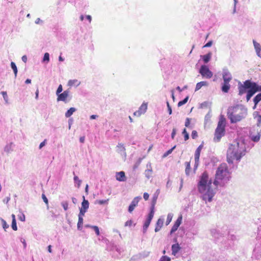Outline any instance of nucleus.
<instances>
[{"instance_id": "f257e3e1", "label": "nucleus", "mask_w": 261, "mask_h": 261, "mask_svg": "<svg viewBox=\"0 0 261 261\" xmlns=\"http://www.w3.org/2000/svg\"><path fill=\"white\" fill-rule=\"evenodd\" d=\"M211 184L212 181L209 179L207 173L203 172L198 183V188L199 192L203 194V199L209 202L212 201L215 194L213 190L211 188Z\"/></svg>"}, {"instance_id": "f03ea898", "label": "nucleus", "mask_w": 261, "mask_h": 261, "mask_svg": "<svg viewBox=\"0 0 261 261\" xmlns=\"http://www.w3.org/2000/svg\"><path fill=\"white\" fill-rule=\"evenodd\" d=\"M246 150L238 142L229 145L227 151V162L232 164L234 160L239 161L245 154Z\"/></svg>"}, {"instance_id": "7ed1b4c3", "label": "nucleus", "mask_w": 261, "mask_h": 261, "mask_svg": "<svg viewBox=\"0 0 261 261\" xmlns=\"http://www.w3.org/2000/svg\"><path fill=\"white\" fill-rule=\"evenodd\" d=\"M230 173L226 163L220 164L217 168L214 184L216 186H223L230 179Z\"/></svg>"}, {"instance_id": "20e7f679", "label": "nucleus", "mask_w": 261, "mask_h": 261, "mask_svg": "<svg viewBox=\"0 0 261 261\" xmlns=\"http://www.w3.org/2000/svg\"><path fill=\"white\" fill-rule=\"evenodd\" d=\"M247 114V110L238 105L229 107L227 112V117L232 123L241 121Z\"/></svg>"}, {"instance_id": "39448f33", "label": "nucleus", "mask_w": 261, "mask_h": 261, "mask_svg": "<svg viewBox=\"0 0 261 261\" xmlns=\"http://www.w3.org/2000/svg\"><path fill=\"white\" fill-rule=\"evenodd\" d=\"M239 94L242 95L247 92L246 100L248 101L251 97L257 92V85L250 80H246L243 84L239 86Z\"/></svg>"}, {"instance_id": "423d86ee", "label": "nucleus", "mask_w": 261, "mask_h": 261, "mask_svg": "<svg viewBox=\"0 0 261 261\" xmlns=\"http://www.w3.org/2000/svg\"><path fill=\"white\" fill-rule=\"evenodd\" d=\"M226 119L224 115H221L216 129H215L214 141L219 142L225 133Z\"/></svg>"}, {"instance_id": "0eeeda50", "label": "nucleus", "mask_w": 261, "mask_h": 261, "mask_svg": "<svg viewBox=\"0 0 261 261\" xmlns=\"http://www.w3.org/2000/svg\"><path fill=\"white\" fill-rule=\"evenodd\" d=\"M199 72L203 77L207 79H210L213 76V73L205 65L201 66Z\"/></svg>"}, {"instance_id": "6e6552de", "label": "nucleus", "mask_w": 261, "mask_h": 261, "mask_svg": "<svg viewBox=\"0 0 261 261\" xmlns=\"http://www.w3.org/2000/svg\"><path fill=\"white\" fill-rule=\"evenodd\" d=\"M203 145H199L197 148L196 149L195 154H194V160H195V164H194V170H196L198 165H199V158L200 153L201 151V150L202 149Z\"/></svg>"}, {"instance_id": "1a4fd4ad", "label": "nucleus", "mask_w": 261, "mask_h": 261, "mask_svg": "<svg viewBox=\"0 0 261 261\" xmlns=\"http://www.w3.org/2000/svg\"><path fill=\"white\" fill-rule=\"evenodd\" d=\"M147 109V103L143 102L140 107L139 110L134 113L135 116L139 117L144 114Z\"/></svg>"}, {"instance_id": "9d476101", "label": "nucleus", "mask_w": 261, "mask_h": 261, "mask_svg": "<svg viewBox=\"0 0 261 261\" xmlns=\"http://www.w3.org/2000/svg\"><path fill=\"white\" fill-rule=\"evenodd\" d=\"M141 199V197L140 196L136 197L133 199L128 207V211L130 213H131L134 210L135 208L138 205V203Z\"/></svg>"}, {"instance_id": "9b49d317", "label": "nucleus", "mask_w": 261, "mask_h": 261, "mask_svg": "<svg viewBox=\"0 0 261 261\" xmlns=\"http://www.w3.org/2000/svg\"><path fill=\"white\" fill-rule=\"evenodd\" d=\"M70 94V91L68 90L64 91L62 93L58 95L57 101H62L65 102L67 101V99Z\"/></svg>"}, {"instance_id": "f8f14e48", "label": "nucleus", "mask_w": 261, "mask_h": 261, "mask_svg": "<svg viewBox=\"0 0 261 261\" xmlns=\"http://www.w3.org/2000/svg\"><path fill=\"white\" fill-rule=\"evenodd\" d=\"M182 219V217L181 215H180V216L178 217V218L175 222L173 226H172V227L171 229L170 233H172L177 230L178 227L180 226V225L181 223Z\"/></svg>"}, {"instance_id": "ddd939ff", "label": "nucleus", "mask_w": 261, "mask_h": 261, "mask_svg": "<svg viewBox=\"0 0 261 261\" xmlns=\"http://www.w3.org/2000/svg\"><path fill=\"white\" fill-rule=\"evenodd\" d=\"M154 214V213H153L152 211L150 212V213H149L147 218L146 220L145 221V222L144 224V225H143V229L144 230H146L148 228V227H149V226L150 224V222L153 217Z\"/></svg>"}, {"instance_id": "4468645a", "label": "nucleus", "mask_w": 261, "mask_h": 261, "mask_svg": "<svg viewBox=\"0 0 261 261\" xmlns=\"http://www.w3.org/2000/svg\"><path fill=\"white\" fill-rule=\"evenodd\" d=\"M116 179L119 181H124L126 180L125 173L123 171H120L116 173Z\"/></svg>"}, {"instance_id": "2eb2a0df", "label": "nucleus", "mask_w": 261, "mask_h": 261, "mask_svg": "<svg viewBox=\"0 0 261 261\" xmlns=\"http://www.w3.org/2000/svg\"><path fill=\"white\" fill-rule=\"evenodd\" d=\"M163 223H164V219H163L159 218L158 220V221H157V222L156 223L155 227V229H154L155 232H158L159 230H160V229H161V228L162 227V226L163 225Z\"/></svg>"}, {"instance_id": "dca6fc26", "label": "nucleus", "mask_w": 261, "mask_h": 261, "mask_svg": "<svg viewBox=\"0 0 261 261\" xmlns=\"http://www.w3.org/2000/svg\"><path fill=\"white\" fill-rule=\"evenodd\" d=\"M181 248L178 243L172 245V254L175 255L180 250Z\"/></svg>"}, {"instance_id": "f3484780", "label": "nucleus", "mask_w": 261, "mask_h": 261, "mask_svg": "<svg viewBox=\"0 0 261 261\" xmlns=\"http://www.w3.org/2000/svg\"><path fill=\"white\" fill-rule=\"evenodd\" d=\"M89 203L87 200H86L85 196H83V201L82 203V206L80 209L87 211L89 208Z\"/></svg>"}, {"instance_id": "a211bd4d", "label": "nucleus", "mask_w": 261, "mask_h": 261, "mask_svg": "<svg viewBox=\"0 0 261 261\" xmlns=\"http://www.w3.org/2000/svg\"><path fill=\"white\" fill-rule=\"evenodd\" d=\"M230 85L229 82H223L222 86V91L224 93H227L230 89Z\"/></svg>"}, {"instance_id": "6ab92c4d", "label": "nucleus", "mask_w": 261, "mask_h": 261, "mask_svg": "<svg viewBox=\"0 0 261 261\" xmlns=\"http://www.w3.org/2000/svg\"><path fill=\"white\" fill-rule=\"evenodd\" d=\"M208 85V83L205 81H202L197 83L195 87V91H198L201 88L202 86H207Z\"/></svg>"}, {"instance_id": "aec40b11", "label": "nucleus", "mask_w": 261, "mask_h": 261, "mask_svg": "<svg viewBox=\"0 0 261 261\" xmlns=\"http://www.w3.org/2000/svg\"><path fill=\"white\" fill-rule=\"evenodd\" d=\"M223 79L224 82H230L232 79L231 74L228 72H225L223 74Z\"/></svg>"}, {"instance_id": "412c9836", "label": "nucleus", "mask_w": 261, "mask_h": 261, "mask_svg": "<svg viewBox=\"0 0 261 261\" xmlns=\"http://www.w3.org/2000/svg\"><path fill=\"white\" fill-rule=\"evenodd\" d=\"M254 118L257 121V125L259 126L261 123V115L258 112H255L253 114Z\"/></svg>"}, {"instance_id": "4be33fe9", "label": "nucleus", "mask_w": 261, "mask_h": 261, "mask_svg": "<svg viewBox=\"0 0 261 261\" xmlns=\"http://www.w3.org/2000/svg\"><path fill=\"white\" fill-rule=\"evenodd\" d=\"M157 198H158V195L153 196V197L152 199V203H151V206L150 207V212H152H152L154 213V207H155V205L156 202Z\"/></svg>"}, {"instance_id": "5701e85b", "label": "nucleus", "mask_w": 261, "mask_h": 261, "mask_svg": "<svg viewBox=\"0 0 261 261\" xmlns=\"http://www.w3.org/2000/svg\"><path fill=\"white\" fill-rule=\"evenodd\" d=\"M261 100V93H259L257 95H256L254 99H253V102L254 103V106L253 107V109H255L256 105L257 103Z\"/></svg>"}, {"instance_id": "b1692460", "label": "nucleus", "mask_w": 261, "mask_h": 261, "mask_svg": "<svg viewBox=\"0 0 261 261\" xmlns=\"http://www.w3.org/2000/svg\"><path fill=\"white\" fill-rule=\"evenodd\" d=\"M185 172L186 175H189L191 171V165H190V162H186L185 163Z\"/></svg>"}, {"instance_id": "393cba45", "label": "nucleus", "mask_w": 261, "mask_h": 261, "mask_svg": "<svg viewBox=\"0 0 261 261\" xmlns=\"http://www.w3.org/2000/svg\"><path fill=\"white\" fill-rule=\"evenodd\" d=\"M253 43L256 53L257 54L259 53L261 51V46L260 44L256 42L255 40L253 41Z\"/></svg>"}, {"instance_id": "a878e982", "label": "nucleus", "mask_w": 261, "mask_h": 261, "mask_svg": "<svg viewBox=\"0 0 261 261\" xmlns=\"http://www.w3.org/2000/svg\"><path fill=\"white\" fill-rule=\"evenodd\" d=\"M75 109L74 108H70L65 113V116L67 118L70 117L73 113L75 111Z\"/></svg>"}, {"instance_id": "bb28decb", "label": "nucleus", "mask_w": 261, "mask_h": 261, "mask_svg": "<svg viewBox=\"0 0 261 261\" xmlns=\"http://www.w3.org/2000/svg\"><path fill=\"white\" fill-rule=\"evenodd\" d=\"M80 82L77 80H69L68 85L69 86H78Z\"/></svg>"}, {"instance_id": "cd10ccee", "label": "nucleus", "mask_w": 261, "mask_h": 261, "mask_svg": "<svg viewBox=\"0 0 261 261\" xmlns=\"http://www.w3.org/2000/svg\"><path fill=\"white\" fill-rule=\"evenodd\" d=\"M211 57V54L208 53L205 55H204L202 57V59H203V60L204 62V63H206L210 61Z\"/></svg>"}, {"instance_id": "c85d7f7f", "label": "nucleus", "mask_w": 261, "mask_h": 261, "mask_svg": "<svg viewBox=\"0 0 261 261\" xmlns=\"http://www.w3.org/2000/svg\"><path fill=\"white\" fill-rule=\"evenodd\" d=\"M83 224V218H81V217H79L78 222H77V228L81 230L82 228Z\"/></svg>"}, {"instance_id": "c756f323", "label": "nucleus", "mask_w": 261, "mask_h": 261, "mask_svg": "<svg viewBox=\"0 0 261 261\" xmlns=\"http://www.w3.org/2000/svg\"><path fill=\"white\" fill-rule=\"evenodd\" d=\"M11 68H12V69L14 71V73L15 74V76L16 77L17 73V68L16 65H15V63H14L13 62H12L11 63Z\"/></svg>"}, {"instance_id": "7c9ffc66", "label": "nucleus", "mask_w": 261, "mask_h": 261, "mask_svg": "<svg viewBox=\"0 0 261 261\" xmlns=\"http://www.w3.org/2000/svg\"><path fill=\"white\" fill-rule=\"evenodd\" d=\"M182 135L184 136V139L185 141H187L189 138V134L187 132V130L186 128H184L182 132Z\"/></svg>"}, {"instance_id": "2f4dec72", "label": "nucleus", "mask_w": 261, "mask_h": 261, "mask_svg": "<svg viewBox=\"0 0 261 261\" xmlns=\"http://www.w3.org/2000/svg\"><path fill=\"white\" fill-rule=\"evenodd\" d=\"M188 99H189V97L187 96L184 99H183L181 101H179L178 103V106L180 107V106L185 105V103H186L188 100Z\"/></svg>"}, {"instance_id": "473e14b6", "label": "nucleus", "mask_w": 261, "mask_h": 261, "mask_svg": "<svg viewBox=\"0 0 261 261\" xmlns=\"http://www.w3.org/2000/svg\"><path fill=\"white\" fill-rule=\"evenodd\" d=\"M73 179L74 182L77 184V188H79L81 186L82 181L79 179V177L77 176H74Z\"/></svg>"}, {"instance_id": "72a5a7b5", "label": "nucleus", "mask_w": 261, "mask_h": 261, "mask_svg": "<svg viewBox=\"0 0 261 261\" xmlns=\"http://www.w3.org/2000/svg\"><path fill=\"white\" fill-rule=\"evenodd\" d=\"M109 201V199L106 200H98L96 201V203L100 205L107 204Z\"/></svg>"}, {"instance_id": "f704fd0d", "label": "nucleus", "mask_w": 261, "mask_h": 261, "mask_svg": "<svg viewBox=\"0 0 261 261\" xmlns=\"http://www.w3.org/2000/svg\"><path fill=\"white\" fill-rule=\"evenodd\" d=\"M172 219V215L171 214H169L167 216L166 225H168L171 222Z\"/></svg>"}, {"instance_id": "c9c22d12", "label": "nucleus", "mask_w": 261, "mask_h": 261, "mask_svg": "<svg viewBox=\"0 0 261 261\" xmlns=\"http://www.w3.org/2000/svg\"><path fill=\"white\" fill-rule=\"evenodd\" d=\"M12 229L16 231L17 230V225H16V220H12Z\"/></svg>"}, {"instance_id": "e433bc0d", "label": "nucleus", "mask_w": 261, "mask_h": 261, "mask_svg": "<svg viewBox=\"0 0 261 261\" xmlns=\"http://www.w3.org/2000/svg\"><path fill=\"white\" fill-rule=\"evenodd\" d=\"M175 148V146H174V147H173L172 148L170 149L169 150H168L167 152H166L164 155H163V157H166L167 156H168L169 154L171 153V152H172V151L173 150V149Z\"/></svg>"}, {"instance_id": "4c0bfd02", "label": "nucleus", "mask_w": 261, "mask_h": 261, "mask_svg": "<svg viewBox=\"0 0 261 261\" xmlns=\"http://www.w3.org/2000/svg\"><path fill=\"white\" fill-rule=\"evenodd\" d=\"M62 205L65 211H67L68 208V203L67 201H64L62 203Z\"/></svg>"}, {"instance_id": "58836bf2", "label": "nucleus", "mask_w": 261, "mask_h": 261, "mask_svg": "<svg viewBox=\"0 0 261 261\" xmlns=\"http://www.w3.org/2000/svg\"><path fill=\"white\" fill-rule=\"evenodd\" d=\"M42 198L47 206L48 205V201L44 194H42Z\"/></svg>"}, {"instance_id": "ea45409f", "label": "nucleus", "mask_w": 261, "mask_h": 261, "mask_svg": "<svg viewBox=\"0 0 261 261\" xmlns=\"http://www.w3.org/2000/svg\"><path fill=\"white\" fill-rule=\"evenodd\" d=\"M191 137L193 139H195L197 138L198 134L196 130H194L192 132Z\"/></svg>"}, {"instance_id": "a19ab883", "label": "nucleus", "mask_w": 261, "mask_h": 261, "mask_svg": "<svg viewBox=\"0 0 261 261\" xmlns=\"http://www.w3.org/2000/svg\"><path fill=\"white\" fill-rule=\"evenodd\" d=\"M62 90H63L62 86L61 85H60L57 90L56 94L57 95H59L60 94H61L60 93L62 91Z\"/></svg>"}, {"instance_id": "79ce46f5", "label": "nucleus", "mask_w": 261, "mask_h": 261, "mask_svg": "<svg viewBox=\"0 0 261 261\" xmlns=\"http://www.w3.org/2000/svg\"><path fill=\"white\" fill-rule=\"evenodd\" d=\"M1 94L3 95V96L5 99V100L6 101V102H8V96H7V92L6 91H3L1 92Z\"/></svg>"}, {"instance_id": "37998d69", "label": "nucleus", "mask_w": 261, "mask_h": 261, "mask_svg": "<svg viewBox=\"0 0 261 261\" xmlns=\"http://www.w3.org/2000/svg\"><path fill=\"white\" fill-rule=\"evenodd\" d=\"M170 258L167 256H163L161 259H160V261H170Z\"/></svg>"}, {"instance_id": "c03bdc74", "label": "nucleus", "mask_w": 261, "mask_h": 261, "mask_svg": "<svg viewBox=\"0 0 261 261\" xmlns=\"http://www.w3.org/2000/svg\"><path fill=\"white\" fill-rule=\"evenodd\" d=\"M190 123H191V119L189 118H187L186 119V122H185V126L187 127H189Z\"/></svg>"}, {"instance_id": "a18cd8bd", "label": "nucleus", "mask_w": 261, "mask_h": 261, "mask_svg": "<svg viewBox=\"0 0 261 261\" xmlns=\"http://www.w3.org/2000/svg\"><path fill=\"white\" fill-rule=\"evenodd\" d=\"M49 60V54L47 53H46L44 55V57H43V60L44 61H48Z\"/></svg>"}, {"instance_id": "49530a36", "label": "nucleus", "mask_w": 261, "mask_h": 261, "mask_svg": "<svg viewBox=\"0 0 261 261\" xmlns=\"http://www.w3.org/2000/svg\"><path fill=\"white\" fill-rule=\"evenodd\" d=\"M92 228L94 229L96 234L97 236H99L100 233H99V230L98 227L96 226H92Z\"/></svg>"}, {"instance_id": "de8ad7c7", "label": "nucleus", "mask_w": 261, "mask_h": 261, "mask_svg": "<svg viewBox=\"0 0 261 261\" xmlns=\"http://www.w3.org/2000/svg\"><path fill=\"white\" fill-rule=\"evenodd\" d=\"M18 219L21 221H25V215L23 214H21L18 216Z\"/></svg>"}, {"instance_id": "09e8293b", "label": "nucleus", "mask_w": 261, "mask_h": 261, "mask_svg": "<svg viewBox=\"0 0 261 261\" xmlns=\"http://www.w3.org/2000/svg\"><path fill=\"white\" fill-rule=\"evenodd\" d=\"M259 139H260L259 135H256L252 138V140L254 142H257L258 141H259Z\"/></svg>"}, {"instance_id": "8fccbe9b", "label": "nucleus", "mask_w": 261, "mask_h": 261, "mask_svg": "<svg viewBox=\"0 0 261 261\" xmlns=\"http://www.w3.org/2000/svg\"><path fill=\"white\" fill-rule=\"evenodd\" d=\"M86 212V211H84V210L80 209V213H79V217H81V218H83V216H84L85 213Z\"/></svg>"}, {"instance_id": "3c124183", "label": "nucleus", "mask_w": 261, "mask_h": 261, "mask_svg": "<svg viewBox=\"0 0 261 261\" xmlns=\"http://www.w3.org/2000/svg\"><path fill=\"white\" fill-rule=\"evenodd\" d=\"M133 224V221L132 220H128L125 223V224H124V226H131Z\"/></svg>"}, {"instance_id": "603ef678", "label": "nucleus", "mask_w": 261, "mask_h": 261, "mask_svg": "<svg viewBox=\"0 0 261 261\" xmlns=\"http://www.w3.org/2000/svg\"><path fill=\"white\" fill-rule=\"evenodd\" d=\"M176 130L175 128H173L172 129V134H171V138L172 139H174L175 136L176 135Z\"/></svg>"}, {"instance_id": "864d4df0", "label": "nucleus", "mask_w": 261, "mask_h": 261, "mask_svg": "<svg viewBox=\"0 0 261 261\" xmlns=\"http://www.w3.org/2000/svg\"><path fill=\"white\" fill-rule=\"evenodd\" d=\"M212 43H213L212 41H210L208 42H207L206 44H205L203 46V47H210V46H212Z\"/></svg>"}, {"instance_id": "5fc2aeb1", "label": "nucleus", "mask_w": 261, "mask_h": 261, "mask_svg": "<svg viewBox=\"0 0 261 261\" xmlns=\"http://www.w3.org/2000/svg\"><path fill=\"white\" fill-rule=\"evenodd\" d=\"M149 195L147 193H144L143 194V198L145 200H147L149 198Z\"/></svg>"}, {"instance_id": "6e6d98bb", "label": "nucleus", "mask_w": 261, "mask_h": 261, "mask_svg": "<svg viewBox=\"0 0 261 261\" xmlns=\"http://www.w3.org/2000/svg\"><path fill=\"white\" fill-rule=\"evenodd\" d=\"M3 228L6 230V228H8L9 227V225H8L7 224L6 221H4L3 224Z\"/></svg>"}, {"instance_id": "4d7b16f0", "label": "nucleus", "mask_w": 261, "mask_h": 261, "mask_svg": "<svg viewBox=\"0 0 261 261\" xmlns=\"http://www.w3.org/2000/svg\"><path fill=\"white\" fill-rule=\"evenodd\" d=\"M46 140H44L40 144L39 148L41 149L42 147H43L45 145Z\"/></svg>"}, {"instance_id": "13d9d810", "label": "nucleus", "mask_w": 261, "mask_h": 261, "mask_svg": "<svg viewBox=\"0 0 261 261\" xmlns=\"http://www.w3.org/2000/svg\"><path fill=\"white\" fill-rule=\"evenodd\" d=\"M22 60L25 63L27 61V57L25 55H24L22 57Z\"/></svg>"}, {"instance_id": "bf43d9fd", "label": "nucleus", "mask_w": 261, "mask_h": 261, "mask_svg": "<svg viewBox=\"0 0 261 261\" xmlns=\"http://www.w3.org/2000/svg\"><path fill=\"white\" fill-rule=\"evenodd\" d=\"M98 117V116L97 115H92L90 116V119H96V118Z\"/></svg>"}, {"instance_id": "052dcab7", "label": "nucleus", "mask_w": 261, "mask_h": 261, "mask_svg": "<svg viewBox=\"0 0 261 261\" xmlns=\"http://www.w3.org/2000/svg\"><path fill=\"white\" fill-rule=\"evenodd\" d=\"M168 107L169 113V114H171V113H172V109H171V107L169 106V105L168 103Z\"/></svg>"}, {"instance_id": "680f3d73", "label": "nucleus", "mask_w": 261, "mask_h": 261, "mask_svg": "<svg viewBox=\"0 0 261 261\" xmlns=\"http://www.w3.org/2000/svg\"><path fill=\"white\" fill-rule=\"evenodd\" d=\"M80 141L81 143H84L85 141V137H82L80 138Z\"/></svg>"}, {"instance_id": "e2e57ef3", "label": "nucleus", "mask_w": 261, "mask_h": 261, "mask_svg": "<svg viewBox=\"0 0 261 261\" xmlns=\"http://www.w3.org/2000/svg\"><path fill=\"white\" fill-rule=\"evenodd\" d=\"M35 94H36V98L37 99L38 98V95H39V90L38 89H37V90L36 91Z\"/></svg>"}, {"instance_id": "0e129e2a", "label": "nucleus", "mask_w": 261, "mask_h": 261, "mask_svg": "<svg viewBox=\"0 0 261 261\" xmlns=\"http://www.w3.org/2000/svg\"><path fill=\"white\" fill-rule=\"evenodd\" d=\"M51 245H49V246H48V252H50V253H51V252H52V250H51Z\"/></svg>"}, {"instance_id": "69168bd1", "label": "nucleus", "mask_w": 261, "mask_h": 261, "mask_svg": "<svg viewBox=\"0 0 261 261\" xmlns=\"http://www.w3.org/2000/svg\"><path fill=\"white\" fill-rule=\"evenodd\" d=\"M25 83L26 84H30L31 83V80L30 79H27L26 81H25Z\"/></svg>"}, {"instance_id": "338daca9", "label": "nucleus", "mask_w": 261, "mask_h": 261, "mask_svg": "<svg viewBox=\"0 0 261 261\" xmlns=\"http://www.w3.org/2000/svg\"><path fill=\"white\" fill-rule=\"evenodd\" d=\"M86 18H87V19H88L89 20L90 22L91 21V16L87 15L86 16Z\"/></svg>"}, {"instance_id": "774afa93", "label": "nucleus", "mask_w": 261, "mask_h": 261, "mask_svg": "<svg viewBox=\"0 0 261 261\" xmlns=\"http://www.w3.org/2000/svg\"><path fill=\"white\" fill-rule=\"evenodd\" d=\"M85 192L88 194V185H87L85 188Z\"/></svg>"}]
</instances>
